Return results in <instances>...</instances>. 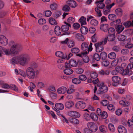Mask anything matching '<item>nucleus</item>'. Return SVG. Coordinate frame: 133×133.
<instances>
[{
  "instance_id": "obj_1",
  "label": "nucleus",
  "mask_w": 133,
  "mask_h": 133,
  "mask_svg": "<svg viewBox=\"0 0 133 133\" xmlns=\"http://www.w3.org/2000/svg\"><path fill=\"white\" fill-rule=\"evenodd\" d=\"M31 60V57L28 54L22 53L12 58L11 63L13 64H19L22 66L27 65Z\"/></svg>"
},
{
  "instance_id": "obj_33",
  "label": "nucleus",
  "mask_w": 133,
  "mask_h": 133,
  "mask_svg": "<svg viewBox=\"0 0 133 133\" xmlns=\"http://www.w3.org/2000/svg\"><path fill=\"white\" fill-rule=\"evenodd\" d=\"M63 11L65 12H68L70 11V8L69 6L67 5H64L62 9Z\"/></svg>"
},
{
  "instance_id": "obj_28",
  "label": "nucleus",
  "mask_w": 133,
  "mask_h": 133,
  "mask_svg": "<svg viewBox=\"0 0 133 133\" xmlns=\"http://www.w3.org/2000/svg\"><path fill=\"white\" fill-rule=\"evenodd\" d=\"M74 103L72 101L67 102L65 104V107L68 108H70L74 105Z\"/></svg>"
},
{
  "instance_id": "obj_50",
  "label": "nucleus",
  "mask_w": 133,
  "mask_h": 133,
  "mask_svg": "<svg viewBox=\"0 0 133 133\" xmlns=\"http://www.w3.org/2000/svg\"><path fill=\"white\" fill-rule=\"evenodd\" d=\"M90 23L91 25L94 26H97L98 24V21L95 19H92L91 20Z\"/></svg>"
},
{
  "instance_id": "obj_56",
  "label": "nucleus",
  "mask_w": 133,
  "mask_h": 133,
  "mask_svg": "<svg viewBox=\"0 0 133 133\" xmlns=\"http://www.w3.org/2000/svg\"><path fill=\"white\" fill-rule=\"evenodd\" d=\"M79 79L83 81H84L87 79V77L85 75H81L79 77Z\"/></svg>"
},
{
  "instance_id": "obj_31",
  "label": "nucleus",
  "mask_w": 133,
  "mask_h": 133,
  "mask_svg": "<svg viewBox=\"0 0 133 133\" xmlns=\"http://www.w3.org/2000/svg\"><path fill=\"white\" fill-rule=\"evenodd\" d=\"M108 58L111 59H115L116 57V54L114 52H112L108 54Z\"/></svg>"
},
{
  "instance_id": "obj_58",
  "label": "nucleus",
  "mask_w": 133,
  "mask_h": 133,
  "mask_svg": "<svg viewBox=\"0 0 133 133\" xmlns=\"http://www.w3.org/2000/svg\"><path fill=\"white\" fill-rule=\"evenodd\" d=\"M99 129L101 132L103 133L105 132V130L106 129V127L104 125H102L100 126L99 128Z\"/></svg>"
},
{
  "instance_id": "obj_27",
  "label": "nucleus",
  "mask_w": 133,
  "mask_h": 133,
  "mask_svg": "<svg viewBox=\"0 0 133 133\" xmlns=\"http://www.w3.org/2000/svg\"><path fill=\"white\" fill-rule=\"evenodd\" d=\"M109 73V70H107L104 71V70L102 69L100 70L98 72L99 74L101 75H108Z\"/></svg>"
},
{
  "instance_id": "obj_35",
  "label": "nucleus",
  "mask_w": 133,
  "mask_h": 133,
  "mask_svg": "<svg viewBox=\"0 0 133 133\" xmlns=\"http://www.w3.org/2000/svg\"><path fill=\"white\" fill-rule=\"evenodd\" d=\"M91 118L94 121H97L98 117L97 115L94 113H91L90 115Z\"/></svg>"
},
{
  "instance_id": "obj_54",
  "label": "nucleus",
  "mask_w": 133,
  "mask_h": 133,
  "mask_svg": "<svg viewBox=\"0 0 133 133\" xmlns=\"http://www.w3.org/2000/svg\"><path fill=\"white\" fill-rule=\"evenodd\" d=\"M100 116H101L102 118L105 119L107 117V113L105 111H103L102 112Z\"/></svg>"
},
{
  "instance_id": "obj_22",
  "label": "nucleus",
  "mask_w": 133,
  "mask_h": 133,
  "mask_svg": "<svg viewBox=\"0 0 133 133\" xmlns=\"http://www.w3.org/2000/svg\"><path fill=\"white\" fill-rule=\"evenodd\" d=\"M111 9L108 5H106V8L103 10V13L105 15H107L110 12Z\"/></svg>"
},
{
  "instance_id": "obj_42",
  "label": "nucleus",
  "mask_w": 133,
  "mask_h": 133,
  "mask_svg": "<svg viewBox=\"0 0 133 133\" xmlns=\"http://www.w3.org/2000/svg\"><path fill=\"white\" fill-rule=\"evenodd\" d=\"M126 27H129L131 26H133V23L131 21H127L124 23L123 24Z\"/></svg>"
},
{
  "instance_id": "obj_51",
  "label": "nucleus",
  "mask_w": 133,
  "mask_h": 133,
  "mask_svg": "<svg viewBox=\"0 0 133 133\" xmlns=\"http://www.w3.org/2000/svg\"><path fill=\"white\" fill-rule=\"evenodd\" d=\"M79 49L76 47L74 48L71 49V51L72 53L74 54H77L78 53L79 51Z\"/></svg>"
},
{
  "instance_id": "obj_11",
  "label": "nucleus",
  "mask_w": 133,
  "mask_h": 133,
  "mask_svg": "<svg viewBox=\"0 0 133 133\" xmlns=\"http://www.w3.org/2000/svg\"><path fill=\"white\" fill-rule=\"evenodd\" d=\"M57 91L58 94H63L67 91V88L65 87L62 86L58 88Z\"/></svg>"
},
{
  "instance_id": "obj_23",
  "label": "nucleus",
  "mask_w": 133,
  "mask_h": 133,
  "mask_svg": "<svg viewBox=\"0 0 133 133\" xmlns=\"http://www.w3.org/2000/svg\"><path fill=\"white\" fill-rule=\"evenodd\" d=\"M124 28L122 25H119L116 26V29L118 33L121 32L124 29Z\"/></svg>"
},
{
  "instance_id": "obj_15",
  "label": "nucleus",
  "mask_w": 133,
  "mask_h": 133,
  "mask_svg": "<svg viewBox=\"0 0 133 133\" xmlns=\"http://www.w3.org/2000/svg\"><path fill=\"white\" fill-rule=\"evenodd\" d=\"M87 51L82 52V58L83 61L85 63L88 62L89 60V58L87 55Z\"/></svg>"
},
{
  "instance_id": "obj_45",
  "label": "nucleus",
  "mask_w": 133,
  "mask_h": 133,
  "mask_svg": "<svg viewBox=\"0 0 133 133\" xmlns=\"http://www.w3.org/2000/svg\"><path fill=\"white\" fill-rule=\"evenodd\" d=\"M100 58L102 59H105L107 57V54L104 52H102L100 54Z\"/></svg>"
},
{
  "instance_id": "obj_8",
  "label": "nucleus",
  "mask_w": 133,
  "mask_h": 133,
  "mask_svg": "<svg viewBox=\"0 0 133 133\" xmlns=\"http://www.w3.org/2000/svg\"><path fill=\"white\" fill-rule=\"evenodd\" d=\"M85 104L82 101L78 102L75 105V107L77 109H82L85 107Z\"/></svg>"
},
{
  "instance_id": "obj_52",
  "label": "nucleus",
  "mask_w": 133,
  "mask_h": 133,
  "mask_svg": "<svg viewBox=\"0 0 133 133\" xmlns=\"http://www.w3.org/2000/svg\"><path fill=\"white\" fill-rule=\"evenodd\" d=\"M57 6L56 3H53L50 5V7L51 10H55L57 8Z\"/></svg>"
},
{
  "instance_id": "obj_12",
  "label": "nucleus",
  "mask_w": 133,
  "mask_h": 133,
  "mask_svg": "<svg viewBox=\"0 0 133 133\" xmlns=\"http://www.w3.org/2000/svg\"><path fill=\"white\" fill-rule=\"evenodd\" d=\"M75 39L79 41H83L84 40V37L83 35L81 34L76 33L75 34Z\"/></svg>"
},
{
  "instance_id": "obj_2",
  "label": "nucleus",
  "mask_w": 133,
  "mask_h": 133,
  "mask_svg": "<svg viewBox=\"0 0 133 133\" xmlns=\"http://www.w3.org/2000/svg\"><path fill=\"white\" fill-rule=\"evenodd\" d=\"M10 51H8L5 49H3V52L7 55L13 54L15 55L19 54L22 50V47L20 44L14 41H11L10 43Z\"/></svg>"
},
{
  "instance_id": "obj_30",
  "label": "nucleus",
  "mask_w": 133,
  "mask_h": 133,
  "mask_svg": "<svg viewBox=\"0 0 133 133\" xmlns=\"http://www.w3.org/2000/svg\"><path fill=\"white\" fill-rule=\"evenodd\" d=\"M49 23L52 25H56L57 24V22L53 18L50 17L49 19Z\"/></svg>"
},
{
  "instance_id": "obj_25",
  "label": "nucleus",
  "mask_w": 133,
  "mask_h": 133,
  "mask_svg": "<svg viewBox=\"0 0 133 133\" xmlns=\"http://www.w3.org/2000/svg\"><path fill=\"white\" fill-rule=\"evenodd\" d=\"M64 73L67 75H69L72 74L73 72V70L70 68L65 69L64 70Z\"/></svg>"
},
{
  "instance_id": "obj_61",
  "label": "nucleus",
  "mask_w": 133,
  "mask_h": 133,
  "mask_svg": "<svg viewBox=\"0 0 133 133\" xmlns=\"http://www.w3.org/2000/svg\"><path fill=\"white\" fill-rule=\"evenodd\" d=\"M129 52V50L127 49H124L121 51V53L123 55H126L128 54Z\"/></svg>"
},
{
  "instance_id": "obj_39",
  "label": "nucleus",
  "mask_w": 133,
  "mask_h": 133,
  "mask_svg": "<svg viewBox=\"0 0 133 133\" xmlns=\"http://www.w3.org/2000/svg\"><path fill=\"white\" fill-rule=\"evenodd\" d=\"M119 103L120 105L124 106H128L129 104V103L128 102H125L123 100H121L119 102Z\"/></svg>"
},
{
  "instance_id": "obj_7",
  "label": "nucleus",
  "mask_w": 133,
  "mask_h": 133,
  "mask_svg": "<svg viewBox=\"0 0 133 133\" xmlns=\"http://www.w3.org/2000/svg\"><path fill=\"white\" fill-rule=\"evenodd\" d=\"M0 43L4 46L7 44L8 39L6 37L3 35H0Z\"/></svg>"
},
{
  "instance_id": "obj_16",
  "label": "nucleus",
  "mask_w": 133,
  "mask_h": 133,
  "mask_svg": "<svg viewBox=\"0 0 133 133\" xmlns=\"http://www.w3.org/2000/svg\"><path fill=\"white\" fill-rule=\"evenodd\" d=\"M108 25L107 24H102L100 25V29L102 31L106 32L108 29Z\"/></svg>"
},
{
  "instance_id": "obj_57",
  "label": "nucleus",
  "mask_w": 133,
  "mask_h": 133,
  "mask_svg": "<svg viewBox=\"0 0 133 133\" xmlns=\"http://www.w3.org/2000/svg\"><path fill=\"white\" fill-rule=\"evenodd\" d=\"M93 57L95 60L97 61H99L100 58L99 54L97 53H96L94 55Z\"/></svg>"
},
{
  "instance_id": "obj_53",
  "label": "nucleus",
  "mask_w": 133,
  "mask_h": 133,
  "mask_svg": "<svg viewBox=\"0 0 133 133\" xmlns=\"http://www.w3.org/2000/svg\"><path fill=\"white\" fill-rule=\"evenodd\" d=\"M72 81L74 83L77 84H79L81 82L80 80L76 78H75L73 79Z\"/></svg>"
},
{
  "instance_id": "obj_10",
  "label": "nucleus",
  "mask_w": 133,
  "mask_h": 133,
  "mask_svg": "<svg viewBox=\"0 0 133 133\" xmlns=\"http://www.w3.org/2000/svg\"><path fill=\"white\" fill-rule=\"evenodd\" d=\"M104 1V0L100 1H97L95 2V4H97L98 8L102 9L104 8L105 5L103 3Z\"/></svg>"
},
{
  "instance_id": "obj_24",
  "label": "nucleus",
  "mask_w": 133,
  "mask_h": 133,
  "mask_svg": "<svg viewBox=\"0 0 133 133\" xmlns=\"http://www.w3.org/2000/svg\"><path fill=\"white\" fill-rule=\"evenodd\" d=\"M38 67V65L35 62H32L30 63V66H29V67H31V68L33 69L38 70L40 72L39 69L37 68Z\"/></svg>"
},
{
  "instance_id": "obj_46",
  "label": "nucleus",
  "mask_w": 133,
  "mask_h": 133,
  "mask_svg": "<svg viewBox=\"0 0 133 133\" xmlns=\"http://www.w3.org/2000/svg\"><path fill=\"white\" fill-rule=\"evenodd\" d=\"M116 13L118 16H121L122 14V10L120 8H118L115 10Z\"/></svg>"
},
{
  "instance_id": "obj_26",
  "label": "nucleus",
  "mask_w": 133,
  "mask_h": 133,
  "mask_svg": "<svg viewBox=\"0 0 133 133\" xmlns=\"http://www.w3.org/2000/svg\"><path fill=\"white\" fill-rule=\"evenodd\" d=\"M56 108L59 110H62L64 108V105L61 103H58L55 104Z\"/></svg>"
},
{
  "instance_id": "obj_64",
  "label": "nucleus",
  "mask_w": 133,
  "mask_h": 133,
  "mask_svg": "<svg viewBox=\"0 0 133 133\" xmlns=\"http://www.w3.org/2000/svg\"><path fill=\"white\" fill-rule=\"evenodd\" d=\"M38 23L40 24H43L46 22V21L44 19H40L38 21Z\"/></svg>"
},
{
  "instance_id": "obj_48",
  "label": "nucleus",
  "mask_w": 133,
  "mask_h": 133,
  "mask_svg": "<svg viewBox=\"0 0 133 133\" xmlns=\"http://www.w3.org/2000/svg\"><path fill=\"white\" fill-rule=\"evenodd\" d=\"M115 69L118 72H119L120 73L122 74L123 68L119 66H117L116 67Z\"/></svg>"
},
{
  "instance_id": "obj_5",
  "label": "nucleus",
  "mask_w": 133,
  "mask_h": 133,
  "mask_svg": "<svg viewBox=\"0 0 133 133\" xmlns=\"http://www.w3.org/2000/svg\"><path fill=\"white\" fill-rule=\"evenodd\" d=\"M112 79L114 82V83H112V85L114 86H117L121 83V78L119 76H114L112 77Z\"/></svg>"
},
{
  "instance_id": "obj_20",
  "label": "nucleus",
  "mask_w": 133,
  "mask_h": 133,
  "mask_svg": "<svg viewBox=\"0 0 133 133\" xmlns=\"http://www.w3.org/2000/svg\"><path fill=\"white\" fill-rule=\"evenodd\" d=\"M81 49L83 51H86L87 50H89L88 47V45L87 43L85 42L83 43L81 46Z\"/></svg>"
},
{
  "instance_id": "obj_55",
  "label": "nucleus",
  "mask_w": 133,
  "mask_h": 133,
  "mask_svg": "<svg viewBox=\"0 0 133 133\" xmlns=\"http://www.w3.org/2000/svg\"><path fill=\"white\" fill-rule=\"evenodd\" d=\"M108 109L111 111H114L115 110V107L113 105L111 104H109L107 107Z\"/></svg>"
},
{
  "instance_id": "obj_60",
  "label": "nucleus",
  "mask_w": 133,
  "mask_h": 133,
  "mask_svg": "<svg viewBox=\"0 0 133 133\" xmlns=\"http://www.w3.org/2000/svg\"><path fill=\"white\" fill-rule=\"evenodd\" d=\"M98 76L97 74L95 72H91L90 74V76L93 78H96Z\"/></svg>"
},
{
  "instance_id": "obj_62",
  "label": "nucleus",
  "mask_w": 133,
  "mask_h": 133,
  "mask_svg": "<svg viewBox=\"0 0 133 133\" xmlns=\"http://www.w3.org/2000/svg\"><path fill=\"white\" fill-rule=\"evenodd\" d=\"M112 49L113 51L116 52H118L120 50V47L117 46H114L113 47Z\"/></svg>"
},
{
  "instance_id": "obj_41",
  "label": "nucleus",
  "mask_w": 133,
  "mask_h": 133,
  "mask_svg": "<svg viewBox=\"0 0 133 133\" xmlns=\"http://www.w3.org/2000/svg\"><path fill=\"white\" fill-rule=\"evenodd\" d=\"M121 22V20L120 19H118L116 21H114L110 23L111 25L114 26L116 25L119 24Z\"/></svg>"
},
{
  "instance_id": "obj_38",
  "label": "nucleus",
  "mask_w": 133,
  "mask_h": 133,
  "mask_svg": "<svg viewBox=\"0 0 133 133\" xmlns=\"http://www.w3.org/2000/svg\"><path fill=\"white\" fill-rule=\"evenodd\" d=\"M126 38V36L124 35H119L118 37V39L120 41H124Z\"/></svg>"
},
{
  "instance_id": "obj_49",
  "label": "nucleus",
  "mask_w": 133,
  "mask_h": 133,
  "mask_svg": "<svg viewBox=\"0 0 133 133\" xmlns=\"http://www.w3.org/2000/svg\"><path fill=\"white\" fill-rule=\"evenodd\" d=\"M108 128L112 132H113L115 130V128L113 125L111 123L109 124L108 125Z\"/></svg>"
},
{
  "instance_id": "obj_14",
  "label": "nucleus",
  "mask_w": 133,
  "mask_h": 133,
  "mask_svg": "<svg viewBox=\"0 0 133 133\" xmlns=\"http://www.w3.org/2000/svg\"><path fill=\"white\" fill-rule=\"evenodd\" d=\"M55 55L57 57L62 58L63 59H66L67 58V55L66 54H64L63 53L60 51L56 52Z\"/></svg>"
},
{
  "instance_id": "obj_3",
  "label": "nucleus",
  "mask_w": 133,
  "mask_h": 133,
  "mask_svg": "<svg viewBox=\"0 0 133 133\" xmlns=\"http://www.w3.org/2000/svg\"><path fill=\"white\" fill-rule=\"evenodd\" d=\"M38 70L34 69L31 67H28L26 70V76L30 79H33L39 74Z\"/></svg>"
},
{
  "instance_id": "obj_44",
  "label": "nucleus",
  "mask_w": 133,
  "mask_h": 133,
  "mask_svg": "<svg viewBox=\"0 0 133 133\" xmlns=\"http://www.w3.org/2000/svg\"><path fill=\"white\" fill-rule=\"evenodd\" d=\"M70 120L71 122L75 124H78L79 123V121L75 118H70Z\"/></svg>"
},
{
  "instance_id": "obj_37",
  "label": "nucleus",
  "mask_w": 133,
  "mask_h": 133,
  "mask_svg": "<svg viewBox=\"0 0 133 133\" xmlns=\"http://www.w3.org/2000/svg\"><path fill=\"white\" fill-rule=\"evenodd\" d=\"M75 45V42L73 40H70L67 43V46L69 48H72Z\"/></svg>"
},
{
  "instance_id": "obj_40",
  "label": "nucleus",
  "mask_w": 133,
  "mask_h": 133,
  "mask_svg": "<svg viewBox=\"0 0 133 133\" xmlns=\"http://www.w3.org/2000/svg\"><path fill=\"white\" fill-rule=\"evenodd\" d=\"M108 32L109 35H115V31L114 28L111 27L108 30Z\"/></svg>"
},
{
  "instance_id": "obj_59",
  "label": "nucleus",
  "mask_w": 133,
  "mask_h": 133,
  "mask_svg": "<svg viewBox=\"0 0 133 133\" xmlns=\"http://www.w3.org/2000/svg\"><path fill=\"white\" fill-rule=\"evenodd\" d=\"M104 60L102 62V65L105 66H108L109 64V62L107 60Z\"/></svg>"
},
{
  "instance_id": "obj_29",
  "label": "nucleus",
  "mask_w": 133,
  "mask_h": 133,
  "mask_svg": "<svg viewBox=\"0 0 133 133\" xmlns=\"http://www.w3.org/2000/svg\"><path fill=\"white\" fill-rule=\"evenodd\" d=\"M80 30L81 33L83 34H86L88 32V29L87 27L82 26Z\"/></svg>"
},
{
  "instance_id": "obj_4",
  "label": "nucleus",
  "mask_w": 133,
  "mask_h": 133,
  "mask_svg": "<svg viewBox=\"0 0 133 133\" xmlns=\"http://www.w3.org/2000/svg\"><path fill=\"white\" fill-rule=\"evenodd\" d=\"M87 126L91 130V132H95L97 131L98 127L97 125L92 122H89L87 123Z\"/></svg>"
},
{
  "instance_id": "obj_63",
  "label": "nucleus",
  "mask_w": 133,
  "mask_h": 133,
  "mask_svg": "<svg viewBox=\"0 0 133 133\" xmlns=\"http://www.w3.org/2000/svg\"><path fill=\"white\" fill-rule=\"evenodd\" d=\"M19 74L24 77L26 76V74L23 71L21 70H19Z\"/></svg>"
},
{
  "instance_id": "obj_47",
  "label": "nucleus",
  "mask_w": 133,
  "mask_h": 133,
  "mask_svg": "<svg viewBox=\"0 0 133 133\" xmlns=\"http://www.w3.org/2000/svg\"><path fill=\"white\" fill-rule=\"evenodd\" d=\"M48 90L51 93H54L55 92L56 89L55 87L53 85L50 86L48 88Z\"/></svg>"
},
{
  "instance_id": "obj_9",
  "label": "nucleus",
  "mask_w": 133,
  "mask_h": 133,
  "mask_svg": "<svg viewBox=\"0 0 133 133\" xmlns=\"http://www.w3.org/2000/svg\"><path fill=\"white\" fill-rule=\"evenodd\" d=\"M101 87L98 89V91L100 94H103L106 92L108 90V87L102 84L101 85L100 84Z\"/></svg>"
},
{
  "instance_id": "obj_34",
  "label": "nucleus",
  "mask_w": 133,
  "mask_h": 133,
  "mask_svg": "<svg viewBox=\"0 0 133 133\" xmlns=\"http://www.w3.org/2000/svg\"><path fill=\"white\" fill-rule=\"evenodd\" d=\"M107 37L108 39V41H113L115 39V35H109L107 36Z\"/></svg>"
},
{
  "instance_id": "obj_32",
  "label": "nucleus",
  "mask_w": 133,
  "mask_h": 133,
  "mask_svg": "<svg viewBox=\"0 0 133 133\" xmlns=\"http://www.w3.org/2000/svg\"><path fill=\"white\" fill-rule=\"evenodd\" d=\"M86 18L83 16H82L81 17L79 22L81 23V25H83L86 24Z\"/></svg>"
},
{
  "instance_id": "obj_21",
  "label": "nucleus",
  "mask_w": 133,
  "mask_h": 133,
  "mask_svg": "<svg viewBox=\"0 0 133 133\" xmlns=\"http://www.w3.org/2000/svg\"><path fill=\"white\" fill-rule=\"evenodd\" d=\"M118 130L119 133H127L125 128L123 126H120L118 128Z\"/></svg>"
},
{
  "instance_id": "obj_6",
  "label": "nucleus",
  "mask_w": 133,
  "mask_h": 133,
  "mask_svg": "<svg viewBox=\"0 0 133 133\" xmlns=\"http://www.w3.org/2000/svg\"><path fill=\"white\" fill-rule=\"evenodd\" d=\"M102 42H99L94 44V45L96 48V51L97 52H99L104 49L103 47L102 44Z\"/></svg>"
},
{
  "instance_id": "obj_43",
  "label": "nucleus",
  "mask_w": 133,
  "mask_h": 133,
  "mask_svg": "<svg viewBox=\"0 0 133 133\" xmlns=\"http://www.w3.org/2000/svg\"><path fill=\"white\" fill-rule=\"evenodd\" d=\"M70 65L72 66L75 67L76 66L77 63L76 61L74 60H71L69 62Z\"/></svg>"
},
{
  "instance_id": "obj_18",
  "label": "nucleus",
  "mask_w": 133,
  "mask_h": 133,
  "mask_svg": "<svg viewBox=\"0 0 133 133\" xmlns=\"http://www.w3.org/2000/svg\"><path fill=\"white\" fill-rule=\"evenodd\" d=\"M55 32L57 36L60 35L61 33V30L60 27L58 26H56L55 28Z\"/></svg>"
},
{
  "instance_id": "obj_19",
  "label": "nucleus",
  "mask_w": 133,
  "mask_h": 133,
  "mask_svg": "<svg viewBox=\"0 0 133 133\" xmlns=\"http://www.w3.org/2000/svg\"><path fill=\"white\" fill-rule=\"evenodd\" d=\"M67 3L69 6L72 8L76 7L77 5L76 2L72 0L68 1Z\"/></svg>"
},
{
  "instance_id": "obj_17",
  "label": "nucleus",
  "mask_w": 133,
  "mask_h": 133,
  "mask_svg": "<svg viewBox=\"0 0 133 133\" xmlns=\"http://www.w3.org/2000/svg\"><path fill=\"white\" fill-rule=\"evenodd\" d=\"M133 72L131 70H129L128 69H123L122 74L123 75H128L130 76L132 75Z\"/></svg>"
},
{
  "instance_id": "obj_13",
  "label": "nucleus",
  "mask_w": 133,
  "mask_h": 133,
  "mask_svg": "<svg viewBox=\"0 0 133 133\" xmlns=\"http://www.w3.org/2000/svg\"><path fill=\"white\" fill-rule=\"evenodd\" d=\"M64 23L66 25H63L61 27L62 30L63 32H66L68 31L69 29V27H70L71 25L70 24L65 22Z\"/></svg>"
},
{
  "instance_id": "obj_36",
  "label": "nucleus",
  "mask_w": 133,
  "mask_h": 133,
  "mask_svg": "<svg viewBox=\"0 0 133 133\" xmlns=\"http://www.w3.org/2000/svg\"><path fill=\"white\" fill-rule=\"evenodd\" d=\"M108 17L110 20L113 21L116 19V16L115 14H111L108 15Z\"/></svg>"
}]
</instances>
